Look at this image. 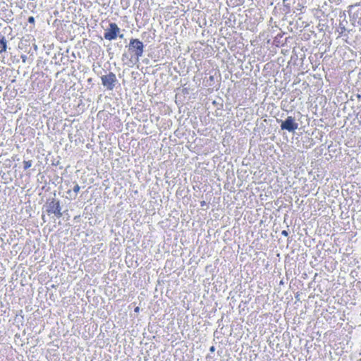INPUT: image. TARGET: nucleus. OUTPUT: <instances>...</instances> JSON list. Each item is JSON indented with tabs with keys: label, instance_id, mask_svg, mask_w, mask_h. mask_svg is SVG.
Returning <instances> with one entry per match:
<instances>
[{
	"label": "nucleus",
	"instance_id": "nucleus-8",
	"mask_svg": "<svg viewBox=\"0 0 361 361\" xmlns=\"http://www.w3.org/2000/svg\"><path fill=\"white\" fill-rule=\"evenodd\" d=\"M80 187L78 184H76V185L74 186V188H73V192L75 193V197H74V198L77 196V194H78V192L80 191Z\"/></svg>",
	"mask_w": 361,
	"mask_h": 361
},
{
	"label": "nucleus",
	"instance_id": "nucleus-4",
	"mask_svg": "<svg viewBox=\"0 0 361 361\" xmlns=\"http://www.w3.org/2000/svg\"><path fill=\"white\" fill-rule=\"evenodd\" d=\"M101 80L102 85L109 90L114 88L117 81L116 75L113 73L102 76Z\"/></svg>",
	"mask_w": 361,
	"mask_h": 361
},
{
	"label": "nucleus",
	"instance_id": "nucleus-1",
	"mask_svg": "<svg viewBox=\"0 0 361 361\" xmlns=\"http://www.w3.org/2000/svg\"><path fill=\"white\" fill-rule=\"evenodd\" d=\"M121 30L118 25L114 23H111L109 27L105 30L104 37L109 41L116 39L117 37L120 38L123 37V34H120Z\"/></svg>",
	"mask_w": 361,
	"mask_h": 361
},
{
	"label": "nucleus",
	"instance_id": "nucleus-10",
	"mask_svg": "<svg viewBox=\"0 0 361 361\" xmlns=\"http://www.w3.org/2000/svg\"><path fill=\"white\" fill-rule=\"evenodd\" d=\"M281 233H282V235H283L285 236L288 235V232L286 231H283Z\"/></svg>",
	"mask_w": 361,
	"mask_h": 361
},
{
	"label": "nucleus",
	"instance_id": "nucleus-3",
	"mask_svg": "<svg viewBox=\"0 0 361 361\" xmlns=\"http://www.w3.org/2000/svg\"><path fill=\"white\" fill-rule=\"evenodd\" d=\"M47 212L49 215L54 214L58 218L61 217V207L60 205L59 201L52 200L50 202H49L47 204Z\"/></svg>",
	"mask_w": 361,
	"mask_h": 361
},
{
	"label": "nucleus",
	"instance_id": "nucleus-5",
	"mask_svg": "<svg viewBox=\"0 0 361 361\" xmlns=\"http://www.w3.org/2000/svg\"><path fill=\"white\" fill-rule=\"evenodd\" d=\"M298 128V124L295 122V118L288 116V118L281 122V130H286L288 132H294Z\"/></svg>",
	"mask_w": 361,
	"mask_h": 361
},
{
	"label": "nucleus",
	"instance_id": "nucleus-6",
	"mask_svg": "<svg viewBox=\"0 0 361 361\" xmlns=\"http://www.w3.org/2000/svg\"><path fill=\"white\" fill-rule=\"evenodd\" d=\"M6 39L4 36H1V38L0 39V53L6 51Z\"/></svg>",
	"mask_w": 361,
	"mask_h": 361
},
{
	"label": "nucleus",
	"instance_id": "nucleus-13",
	"mask_svg": "<svg viewBox=\"0 0 361 361\" xmlns=\"http://www.w3.org/2000/svg\"><path fill=\"white\" fill-rule=\"evenodd\" d=\"M286 1H287V0H283V2L284 3V2H286Z\"/></svg>",
	"mask_w": 361,
	"mask_h": 361
},
{
	"label": "nucleus",
	"instance_id": "nucleus-7",
	"mask_svg": "<svg viewBox=\"0 0 361 361\" xmlns=\"http://www.w3.org/2000/svg\"><path fill=\"white\" fill-rule=\"evenodd\" d=\"M23 164H24V169H27L32 166V161H25L23 162Z\"/></svg>",
	"mask_w": 361,
	"mask_h": 361
},
{
	"label": "nucleus",
	"instance_id": "nucleus-11",
	"mask_svg": "<svg viewBox=\"0 0 361 361\" xmlns=\"http://www.w3.org/2000/svg\"><path fill=\"white\" fill-rule=\"evenodd\" d=\"M210 350L211 351H214V346L211 347Z\"/></svg>",
	"mask_w": 361,
	"mask_h": 361
},
{
	"label": "nucleus",
	"instance_id": "nucleus-12",
	"mask_svg": "<svg viewBox=\"0 0 361 361\" xmlns=\"http://www.w3.org/2000/svg\"><path fill=\"white\" fill-rule=\"evenodd\" d=\"M138 310H139V307H136L135 310V312H137Z\"/></svg>",
	"mask_w": 361,
	"mask_h": 361
},
{
	"label": "nucleus",
	"instance_id": "nucleus-2",
	"mask_svg": "<svg viewBox=\"0 0 361 361\" xmlns=\"http://www.w3.org/2000/svg\"><path fill=\"white\" fill-rule=\"evenodd\" d=\"M129 49L135 52V55L138 60L142 56L144 45L143 43L137 39H132L130 41Z\"/></svg>",
	"mask_w": 361,
	"mask_h": 361
},
{
	"label": "nucleus",
	"instance_id": "nucleus-9",
	"mask_svg": "<svg viewBox=\"0 0 361 361\" xmlns=\"http://www.w3.org/2000/svg\"><path fill=\"white\" fill-rule=\"evenodd\" d=\"M28 22L30 23H35V18L33 16H30L28 18Z\"/></svg>",
	"mask_w": 361,
	"mask_h": 361
}]
</instances>
